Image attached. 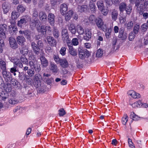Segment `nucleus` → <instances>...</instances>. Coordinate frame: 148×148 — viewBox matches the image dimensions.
<instances>
[{
	"label": "nucleus",
	"instance_id": "obj_35",
	"mask_svg": "<svg viewBox=\"0 0 148 148\" xmlns=\"http://www.w3.org/2000/svg\"><path fill=\"white\" fill-rule=\"evenodd\" d=\"M97 5L98 9L100 10L103 8H105V6L103 1L99 0L97 2Z\"/></svg>",
	"mask_w": 148,
	"mask_h": 148
},
{
	"label": "nucleus",
	"instance_id": "obj_64",
	"mask_svg": "<svg viewBox=\"0 0 148 148\" xmlns=\"http://www.w3.org/2000/svg\"><path fill=\"white\" fill-rule=\"evenodd\" d=\"M135 37L134 35L132 33H130L129 34V38L130 41H132Z\"/></svg>",
	"mask_w": 148,
	"mask_h": 148
},
{
	"label": "nucleus",
	"instance_id": "obj_29",
	"mask_svg": "<svg viewBox=\"0 0 148 148\" xmlns=\"http://www.w3.org/2000/svg\"><path fill=\"white\" fill-rule=\"evenodd\" d=\"M39 16L40 20L42 21H45L46 20L47 16L45 12H40L39 13Z\"/></svg>",
	"mask_w": 148,
	"mask_h": 148
},
{
	"label": "nucleus",
	"instance_id": "obj_24",
	"mask_svg": "<svg viewBox=\"0 0 148 148\" xmlns=\"http://www.w3.org/2000/svg\"><path fill=\"white\" fill-rule=\"evenodd\" d=\"M59 63L61 66L63 68H66L68 66V62L65 59H61Z\"/></svg>",
	"mask_w": 148,
	"mask_h": 148
},
{
	"label": "nucleus",
	"instance_id": "obj_50",
	"mask_svg": "<svg viewBox=\"0 0 148 148\" xmlns=\"http://www.w3.org/2000/svg\"><path fill=\"white\" fill-rule=\"evenodd\" d=\"M5 90L7 92H10L11 91L12 88L10 84L7 83L5 86Z\"/></svg>",
	"mask_w": 148,
	"mask_h": 148
},
{
	"label": "nucleus",
	"instance_id": "obj_53",
	"mask_svg": "<svg viewBox=\"0 0 148 148\" xmlns=\"http://www.w3.org/2000/svg\"><path fill=\"white\" fill-rule=\"evenodd\" d=\"M66 48L64 47H62L60 50V52L61 54L64 56L66 54Z\"/></svg>",
	"mask_w": 148,
	"mask_h": 148
},
{
	"label": "nucleus",
	"instance_id": "obj_54",
	"mask_svg": "<svg viewBox=\"0 0 148 148\" xmlns=\"http://www.w3.org/2000/svg\"><path fill=\"white\" fill-rule=\"evenodd\" d=\"M128 142L129 147L131 148H135V147L131 139L129 138L128 140Z\"/></svg>",
	"mask_w": 148,
	"mask_h": 148
},
{
	"label": "nucleus",
	"instance_id": "obj_32",
	"mask_svg": "<svg viewBox=\"0 0 148 148\" xmlns=\"http://www.w3.org/2000/svg\"><path fill=\"white\" fill-rule=\"evenodd\" d=\"M127 5L125 3L123 2L120 3L119 5V8L121 12H123L125 10Z\"/></svg>",
	"mask_w": 148,
	"mask_h": 148
},
{
	"label": "nucleus",
	"instance_id": "obj_60",
	"mask_svg": "<svg viewBox=\"0 0 148 148\" xmlns=\"http://www.w3.org/2000/svg\"><path fill=\"white\" fill-rule=\"evenodd\" d=\"M148 29L147 24L145 23L143 24L141 26V29L144 32L146 31Z\"/></svg>",
	"mask_w": 148,
	"mask_h": 148
},
{
	"label": "nucleus",
	"instance_id": "obj_55",
	"mask_svg": "<svg viewBox=\"0 0 148 148\" xmlns=\"http://www.w3.org/2000/svg\"><path fill=\"white\" fill-rule=\"evenodd\" d=\"M72 44L74 46H77L79 45V43L77 38H73L72 40Z\"/></svg>",
	"mask_w": 148,
	"mask_h": 148
},
{
	"label": "nucleus",
	"instance_id": "obj_37",
	"mask_svg": "<svg viewBox=\"0 0 148 148\" xmlns=\"http://www.w3.org/2000/svg\"><path fill=\"white\" fill-rule=\"evenodd\" d=\"M37 30L38 32H41L44 34V33H45L46 31L45 26L44 25H42L40 27L39 26V27H37Z\"/></svg>",
	"mask_w": 148,
	"mask_h": 148
},
{
	"label": "nucleus",
	"instance_id": "obj_63",
	"mask_svg": "<svg viewBox=\"0 0 148 148\" xmlns=\"http://www.w3.org/2000/svg\"><path fill=\"white\" fill-rule=\"evenodd\" d=\"M107 5H111L112 4V0H104Z\"/></svg>",
	"mask_w": 148,
	"mask_h": 148
},
{
	"label": "nucleus",
	"instance_id": "obj_20",
	"mask_svg": "<svg viewBox=\"0 0 148 148\" xmlns=\"http://www.w3.org/2000/svg\"><path fill=\"white\" fill-rule=\"evenodd\" d=\"M31 46L34 53L38 54L40 51V48L34 42H33L31 43Z\"/></svg>",
	"mask_w": 148,
	"mask_h": 148
},
{
	"label": "nucleus",
	"instance_id": "obj_25",
	"mask_svg": "<svg viewBox=\"0 0 148 148\" xmlns=\"http://www.w3.org/2000/svg\"><path fill=\"white\" fill-rule=\"evenodd\" d=\"M20 14L18 12L13 11L11 14V18L13 20H16L19 16Z\"/></svg>",
	"mask_w": 148,
	"mask_h": 148
},
{
	"label": "nucleus",
	"instance_id": "obj_16",
	"mask_svg": "<svg viewBox=\"0 0 148 148\" xmlns=\"http://www.w3.org/2000/svg\"><path fill=\"white\" fill-rule=\"evenodd\" d=\"M127 94L129 95L134 99L138 98L140 97V95L139 93H136L133 90L129 91Z\"/></svg>",
	"mask_w": 148,
	"mask_h": 148
},
{
	"label": "nucleus",
	"instance_id": "obj_45",
	"mask_svg": "<svg viewBox=\"0 0 148 148\" xmlns=\"http://www.w3.org/2000/svg\"><path fill=\"white\" fill-rule=\"evenodd\" d=\"M14 66L13 67L11 68L10 69V72L12 73H13L14 75V76H16V74L15 72L17 71L16 68L17 66L15 65H14Z\"/></svg>",
	"mask_w": 148,
	"mask_h": 148
},
{
	"label": "nucleus",
	"instance_id": "obj_2",
	"mask_svg": "<svg viewBox=\"0 0 148 148\" xmlns=\"http://www.w3.org/2000/svg\"><path fill=\"white\" fill-rule=\"evenodd\" d=\"M62 39L64 42H66L68 45H71L70 39H69L68 30L66 28H63L61 31Z\"/></svg>",
	"mask_w": 148,
	"mask_h": 148
},
{
	"label": "nucleus",
	"instance_id": "obj_1",
	"mask_svg": "<svg viewBox=\"0 0 148 148\" xmlns=\"http://www.w3.org/2000/svg\"><path fill=\"white\" fill-rule=\"evenodd\" d=\"M29 60H30L29 64L31 69H34L36 72L38 73L40 70V66L38 64L36 59L35 58L34 56L29 57Z\"/></svg>",
	"mask_w": 148,
	"mask_h": 148
},
{
	"label": "nucleus",
	"instance_id": "obj_59",
	"mask_svg": "<svg viewBox=\"0 0 148 148\" xmlns=\"http://www.w3.org/2000/svg\"><path fill=\"white\" fill-rule=\"evenodd\" d=\"M140 27L138 25L135 26L134 29V32L135 34H137L139 30Z\"/></svg>",
	"mask_w": 148,
	"mask_h": 148
},
{
	"label": "nucleus",
	"instance_id": "obj_10",
	"mask_svg": "<svg viewBox=\"0 0 148 148\" xmlns=\"http://www.w3.org/2000/svg\"><path fill=\"white\" fill-rule=\"evenodd\" d=\"M7 25L5 24L0 25V35L2 38H5V32L6 31Z\"/></svg>",
	"mask_w": 148,
	"mask_h": 148
},
{
	"label": "nucleus",
	"instance_id": "obj_31",
	"mask_svg": "<svg viewBox=\"0 0 148 148\" xmlns=\"http://www.w3.org/2000/svg\"><path fill=\"white\" fill-rule=\"evenodd\" d=\"M96 17L93 15H90L89 18V20L90 23L93 25H95L97 20Z\"/></svg>",
	"mask_w": 148,
	"mask_h": 148
},
{
	"label": "nucleus",
	"instance_id": "obj_33",
	"mask_svg": "<svg viewBox=\"0 0 148 148\" xmlns=\"http://www.w3.org/2000/svg\"><path fill=\"white\" fill-rule=\"evenodd\" d=\"M25 8L22 5H19L17 7V10L19 13L20 12L23 13L25 11Z\"/></svg>",
	"mask_w": 148,
	"mask_h": 148
},
{
	"label": "nucleus",
	"instance_id": "obj_57",
	"mask_svg": "<svg viewBox=\"0 0 148 148\" xmlns=\"http://www.w3.org/2000/svg\"><path fill=\"white\" fill-rule=\"evenodd\" d=\"M4 44L3 40H0V53H1L3 51V47L4 46Z\"/></svg>",
	"mask_w": 148,
	"mask_h": 148
},
{
	"label": "nucleus",
	"instance_id": "obj_14",
	"mask_svg": "<svg viewBox=\"0 0 148 148\" xmlns=\"http://www.w3.org/2000/svg\"><path fill=\"white\" fill-rule=\"evenodd\" d=\"M49 69L53 73H56L58 71L57 65L53 63H50Z\"/></svg>",
	"mask_w": 148,
	"mask_h": 148
},
{
	"label": "nucleus",
	"instance_id": "obj_15",
	"mask_svg": "<svg viewBox=\"0 0 148 148\" xmlns=\"http://www.w3.org/2000/svg\"><path fill=\"white\" fill-rule=\"evenodd\" d=\"M111 15L112 19L113 21H116L118 17V12L117 10L114 9L111 11Z\"/></svg>",
	"mask_w": 148,
	"mask_h": 148
},
{
	"label": "nucleus",
	"instance_id": "obj_12",
	"mask_svg": "<svg viewBox=\"0 0 148 148\" xmlns=\"http://www.w3.org/2000/svg\"><path fill=\"white\" fill-rule=\"evenodd\" d=\"M118 37L122 40H125L127 38L126 33L124 32V30L123 29L120 28L119 32Z\"/></svg>",
	"mask_w": 148,
	"mask_h": 148
},
{
	"label": "nucleus",
	"instance_id": "obj_48",
	"mask_svg": "<svg viewBox=\"0 0 148 148\" xmlns=\"http://www.w3.org/2000/svg\"><path fill=\"white\" fill-rule=\"evenodd\" d=\"M100 11L102 12L103 15L106 16L108 13V10L107 8H102L100 10Z\"/></svg>",
	"mask_w": 148,
	"mask_h": 148
},
{
	"label": "nucleus",
	"instance_id": "obj_5",
	"mask_svg": "<svg viewBox=\"0 0 148 148\" xmlns=\"http://www.w3.org/2000/svg\"><path fill=\"white\" fill-rule=\"evenodd\" d=\"M31 20L30 17L28 16H24L21 17L20 20L18 21L17 25L20 27H21L23 25H25Z\"/></svg>",
	"mask_w": 148,
	"mask_h": 148
},
{
	"label": "nucleus",
	"instance_id": "obj_23",
	"mask_svg": "<svg viewBox=\"0 0 148 148\" xmlns=\"http://www.w3.org/2000/svg\"><path fill=\"white\" fill-rule=\"evenodd\" d=\"M17 40L18 44L23 46L25 41V39L24 37L22 36H19L17 38Z\"/></svg>",
	"mask_w": 148,
	"mask_h": 148
},
{
	"label": "nucleus",
	"instance_id": "obj_43",
	"mask_svg": "<svg viewBox=\"0 0 148 148\" xmlns=\"http://www.w3.org/2000/svg\"><path fill=\"white\" fill-rule=\"evenodd\" d=\"M131 118L135 121H137L139 119V117L134 112H132L130 115Z\"/></svg>",
	"mask_w": 148,
	"mask_h": 148
},
{
	"label": "nucleus",
	"instance_id": "obj_61",
	"mask_svg": "<svg viewBox=\"0 0 148 148\" xmlns=\"http://www.w3.org/2000/svg\"><path fill=\"white\" fill-rule=\"evenodd\" d=\"M26 82L28 84L31 85L33 84V80L30 77H29L26 78Z\"/></svg>",
	"mask_w": 148,
	"mask_h": 148
},
{
	"label": "nucleus",
	"instance_id": "obj_7",
	"mask_svg": "<svg viewBox=\"0 0 148 148\" xmlns=\"http://www.w3.org/2000/svg\"><path fill=\"white\" fill-rule=\"evenodd\" d=\"M9 59L10 61L12 62L14 65L18 66L19 67L22 68L23 67V65L22 63L20 61L19 59L16 57H10L9 58Z\"/></svg>",
	"mask_w": 148,
	"mask_h": 148
},
{
	"label": "nucleus",
	"instance_id": "obj_11",
	"mask_svg": "<svg viewBox=\"0 0 148 148\" xmlns=\"http://www.w3.org/2000/svg\"><path fill=\"white\" fill-rule=\"evenodd\" d=\"M68 7L67 5L65 3L61 4L60 6V11L61 14L64 15L68 11Z\"/></svg>",
	"mask_w": 148,
	"mask_h": 148
},
{
	"label": "nucleus",
	"instance_id": "obj_52",
	"mask_svg": "<svg viewBox=\"0 0 148 148\" xmlns=\"http://www.w3.org/2000/svg\"><path fill=\"white\" fill-rule=\"evenodd\" d=\"M35 71L32 69H29L27 71V73L28 75L31 77L33 76L34 75Z\"/></svg>",
	"mask_w": 148,
	"mask_h": 148
},
{
	"label": "nucleus",
	"instance_id": "obj_41",
	"mask_svg": "<svg viewBox=\"0 0 148 148\" xmlns=\"http://www.w3.org/2000/svg\"><path fill=\"white\" fill-rule=\"evenodd\" d=\"M134 25V21H129L126 23V27L127 29H130L132 28Z\"/></svg>",
	"mask_w": 148,
	"mask_h": 148
},
{
	"label": "nucleus",
	"instance_id": "obj_17",
	"mask_svg": "<svg viewBox=\"0 0 148 148\" xmlns=\"http://www.w3.org/2000/svg\"><path fill=\"white\" fill-rule=\"evenodd\" d=\"M92 36V33L89 29H86L85 31V34L84 36V39L87 41L89 40Z\"/></svg>",
	"mask_w": 148,
	"mask_h": 148
},
{
	"label": "nucleus",
	"instance_id": "obj_19",
	"mask_svg": "<svg viewBox=\"0 0 148 148\" xmlns=\"http://www.w3.org/2000/svg\"><path fill=\"white\" fill-rule=\"evenodd\" d=\"M10 74L9 72H8L5 70L3 71L2 72L3 76L7 82H8L10 80Z\"/></svg>",
	"mask_w": 148,
	"mask_h": 148
},
{
	"label": "nucleus",
	"instance_id": "obj_34",
	"mask_svg": "<svg viewBox=\"0 0 148 148\" xmlns=\"http://www.w3.org/2000/svg\"><path fill=\"white\" fill-rule=\"evenodd\" d=\"M89 6L91 12L92 13H95V11L96 6L94 2L90 1Z\"/></svg>",
	"mask_w": 148,
	"mask_h": 148
},
{
	"label": "nucleus",
	"instance_id": "obj_27",
	"mask_svg": "<svg viewBox=\"0 0 148 148\" xmlns=\"http://www.w3.org/2000/svg\"><path fill=\"white\" fill-rule=\"evenodd\" d=\"M87 6L85 5H78L77 7L78 11L80 12H83L87 10Z\"/></svg>",
	"mask_w": 148,
	"mask_h": 148
},
{
	"label": "nucleus",
	"instance_id": "obj_28",
	"mask_svg": "<svg viewBox=\"0 0 148 148\" xmlns=\"http://www.w3.org/2000/svg\"><path fill=\"white\" fill-rule=\"evenodd\" d=\"M73 14V11L72 10H70L67 12L65 15V18L66 21H69L71 18Z\"/></svg>",
	"mask_w": 148,
	"mask_h": 148
},
{
	"label": "nucleus",
	"instance_id": "obj_6",
	"mask_svg": "<svg viewBox=\"0 0 148 148\" xmlns=\"http://www.w3.org/2000/svg\"><path fill=\"white\" fill-rule=\"evenodd\" d=\"M95 23L99 29L103 31H105L106 30V25L104 24L103 21L101 18H99L96 21Z\"/></svg>",
	"mask_w": 148,
	"mask_h": 148
},
{
	"label": "nucleus",
	"instance_id": "obj_21",
	"mask_svg": "<svg viewBox=\"0 0 148 148\" xmlns=\"http://www.w3.org/2000/svg\"><path fill=\"white\" fill-rule=\"evenodd\" d=\"M69 29L72 34H75L76 32L75 25L73 23L71 24L69 26Z\"/></svg>",
	"mask_w": 148,
	"mask_h": 148
},
{
	"label": "nucleus",
	"instance_id": "obj_40",
	"mask_svg": "<svg viewBox=\"0 0 148 148\" xmlns=\"http://www.w3.org/2000/svg\"><path fill=\"white\" fill-rule=\"evenodd\" d=\"M19 33L20 34H24V36L28 38L29 37V31L28 30H25L24 31H22L21 30H20L19 31Z\"/></svg>",
	"mask_w": 148,
	"mask_h": 148
},
{
	"label": "nucleus",
	"instance_id": "obj_36",
	"mask_svg": "<svg viewBox=\"0 0 148 148\" xmlns=\"http://www.w3.org/2000/svg\"><path fill=\"white\" fill-rule=\"evenodd\" d=\"M76 30L78 33L80 35L82 34L84 32L83 27L80 25H77V26Z\"/></svg>",
	"mask_w": 148,
	"mask_h": 148
},
{
	"label": "nucleus",
	"instance_id": "obj_9",
	"mask_svg": "<svg viewBox=\"0 0 148 148\" xmlns=\"http://www.w3.org/2000/svg\"><path fill=\"white\" fill-rule=\"evenodd\" d=\"M2 7L4 13L6 14L11 10V5L8 3L5 2L3 3Z\"/></svg>",
	"mask_w": 148,
	"mask_h": 148
},
{
	"label": "nucleus",
	"instance_id": "obj_3",
	"mask_svg": "<svg viewBox=\"0 0 148 148\" xmlns=\"http://www.w3.org/2000/svg\"><path fill=\"white\" fill-rule=\"evenodd\" d=\"M42 78L41 76L39 73L35 75L33 78V84L36 88L40 87L41 84Z\"/></svg>",
	"mask_w": 148,
	"mask_h": 148
},
{
	"label": "nucleus",
	"instance_id": "obj_62",
	"mask_svg": "<svg viewBox=\"0 0 148 148\" xmlns=\"http://www.w3.org/2000/svg\"><path fill=\"white\" fill-rule=\"evenodd\" d=\"M38 12L35 9L33 11L32 14L33 17L36 18L38 16Z\"/></svg>",
	"mask_w": 148,
	"mask_h": 148
},
{
	"label": "nucleus",
	"instance_id": "obj_38",
	"mask_svg": "<svg viewBox=\"0 0 148 148\" xmlns=\"http://www.w3.org/2000/svg\"><path fill=\"white\" fill-rule=\"evenodd\" d=\"M0 67L3 71L6 69V63L3 60H1L0 61Z\"/></svg>",
	"mask_w": 148,
	"mask_h": 148
},
{
	"label": "nucleus",
	"instance_id": "obj_49",
	"mask_svg": "<svg viewBox=\"0 0 148 148\" xmlns=\"http://www.w3.org/2000/svg\"><path fill=\"white\" fill-rule=\"evenodd\" d=\"M8 102L10 104L14 105L18 103V101L16 99L11 98L9 99Z\"/></svg>",
	"mask_w": 148,
	"mask_h": 148
},
{
	"label": "nucleus",
	"instance_id": "obj_39",
	"mask_svg": "<svg viewBox=\"0 0 148 148\" xmlns=\"http://www.w3.org/2000/svg\"><path fill=\"white\" fill-rule=\"evenodd\" d=\"M128 117L127 115L126 114H124L122 119V122L124 125H125L128 121Z\"/></svg>",
	"mask_w": 148,
	"mask_h": 148
},
{
	"label": "nucleus",
	"instance_id": "obj_58",
	"mask_svg": "<svg viewBox=\"0 0 148 148\" xmlns=\"http://www.w3.org/2000/svg\"><path fill=\"white\" fill-rule=\"evenodd\" d=\"M59 114L60 116H62L66 114L63 108H61L59 111Z\"/></svg>",
	"mask_w": 148,
	"mask_h": 148
},
{
	"label": "nucleus",
	"instance_id": "obj_46",
	"mask_svg": "<svg viewBox=\"0 0 148 148\" xmlns=\"http://www.w3.org/2000/svg\"><path fill=\"white\" fill-rule=\"evenodd\" d=\"M103 53L102 50L100 49H99L97 51L96 54V57H100L102 56Z\"/></svg>",
	"mask_w": 148,
	"mask_h": 148
},
{
	"label": "nucleus",
	"instance_id": "obj_26",
	"mask_svg": "<svg viewBox=\"0 0 148 148\" xmlns=\"http://www.w3.org/2000/svg\"><path fill=\"white\" fill-rule=\"evenodd\" d=\"M48 17L49 22L51 25H53L55 22L54 15L52 13H49L48 15Z\"/></svg>",
	"mask_w": 148,
	"mask_h": 148
},
{
	"label": "nucleus",
	"instance_id": "obj_4",
	"mask_svg": "<svg viewBox=\"0 0 148 148\" xmlns=\"http://www.w3.org/2000/svg\"><path fill=\"white\" fill-rule=\"evenodd\" d=\"M79 56L81 59H84L85 57L88 58L90 55L89 52L86 49H83L81 48L78 49Z\"/></svg>",
	"mask_w": 148,
	"mask_h": 148
},
{
	"label": "nucleus",
	"instance_id": "obj_42",
	"mask_svg": "<svg viewBox=\"0 0 148 148\" xmlns=\"http://www.w3.org/2000/svg\"><path fill=\"white\" fill-rule=\"evenodd\" d=\"M104 32H106V35L107 38H109V36H110L111 33L112 31L111 28H108L107 29V27L106 26V29L105 31H103Z\"/></svg>",
	"mask_w": 148,
	"mask_h": 148
},
{
	"label": "nucleus",
	"instance_id": "obj_56",
	"mask_svg": "<svg viewBox=\"0 0 148 148\" xmlns=\"http://www.w3.org/2000/svg\"><path fill=\"white\" fill-rule=\"evenodd\" d=\"M53 58L55 62L57 63H59L60 60H61L59 58L58 56L56 55H54Z\"/></svg>",
	"mask_w": 148,
	"mask_h": 148
},
{
	"label": "nucleus",
	"instance_id": "obj_8",
	"mask_svg": "<svg viewBox=\"0 0 148 148\" xmlns=\"http://www.w3.org/2000/svg\"><path fill=\"white\" fill-rule=\"evenodd\" d=\"M9 43L10 47L13 49L18 48V46L15 39L12 37H10L9 39Z\"/></svg>",
	"mask_w": 148,
	"mask_h": 148
},
{
	"label": "nucleus",
	"instance_id": "obj_47",
	"mask_svg": "<svg viewBox=\"0 0 148 148\" xmlns=\"http://www.w3.org/2000/svg\"><path fill=\"white\" fill-rule=\"evenodd\" d=\"M132 7L130 5L126 6L125 10L127 14H130L132 12Z\"/></svg>",
	"mask_w": 148,
	"mask_h": 148
},
{
	"label": "nucleus",
	"instance_id": "obj_18",
	"mask_svg": "<svg viewBox=\"0 0 148 148\" xmlns=\"http://www.w3.org/2000/svg\"><path fill=\"white\" fill-rule=\"evenodd\" d=\"M68 45L69 47V52L70 54L73 56H75L77 55V52L76 49L73 48L72 45V44L71 43V45Z\"/></svg>",
	"mask_w": 148,
	"mask_h": 148
},
{
	"label": "nucleus",
	"instance_id": "obj_44",
	"mask_svg": "<svg viewBox=\"0 0 148 148\" xmlns=\"http://www.w3.org/2000/svg\"><path fill=\"white\" fill-rule=\"evenodd\" d=\"M20 60L21 62L23 64L26 65L28 64V60L25 56H22L20 58Z\"/></svg>",
	"mask_w": 148,
	"mask_h": 148
},
{
	"label": "nucleus",
	"instance_id": "obj_22",
	"mask_svg": "<svg viewBox=\"0 0 148 148\" xmlns=\"http://www.w3.org/2000/svg\"><path fill=\"white\" fill-rule=\"evenodd\" d=\"M28 47L27 46H23L21 49L20 50L21 53L23 55H26L28 52Z\"/></svg>",
	"mask_w": 148,
	"mask_h": 148
},
{
	"label": "nucleus",
	"instance_id": "obj_51",
	"mask_svg": "<svg viewBox=\"0 0 148 148\" xmlns=\"http://www.w3.org/2000/svg\"><path fill=\"white\" fill-rule=\"evenodd\" d=\"M53 35L55 38H58L60 36L58 31L57 29H55L53 31Z\"/></svg>",
	"mask_w": 148,
	"mask_h": 148
},
{
	"label": "nucleus",
	"instance_id": "obj_30",
	"mask_svg": "<svg viewBox=\"0 0 148 148\" xmlns=\"http://www.w3.org/2000/svg\"><path fill=\"white\" fill-rule=\"evenodd\" d=\"M40 59L41 61V64L44 67H46L48 65V61L46 58L43 56H41L40 58Z\"/></svg>",
	"mask_w": 148,
	"mask_h": 148
},
{
	"label": "nucleus",
	"instance_id": "obj_13",
	"mask_svg": "<svg viewBox=\"0 0 148 148\" xmlns=\"http://www.w3.org/2000/svg\"><path fill=\"white\" fill-rule=\"evenodd\" d=\"M47 41L49 45L51 46H55L56 44V40L52 37L47 36L46 38Z\"/></svg>",
	"mask_w": 148,
	"mask_h": 148
}]
</instances>
